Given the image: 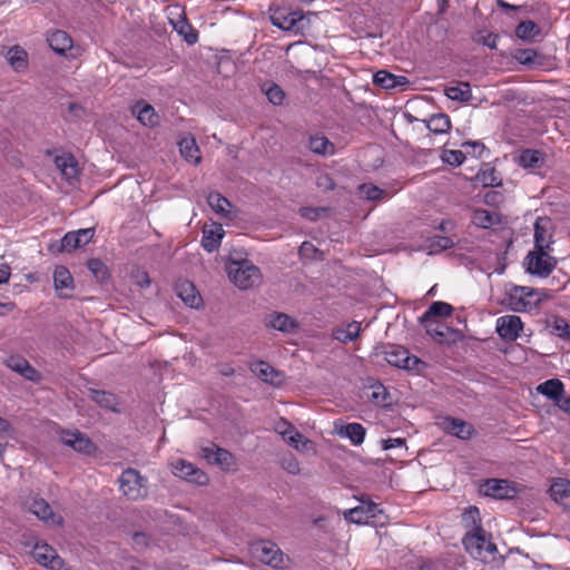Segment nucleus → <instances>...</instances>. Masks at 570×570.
I'll return each mask as SVG.
<instances>
[{"label":"nucleus","mask_w":570,"mask_h":570,"mask_svg":"<svg viewBox=\"0 0 570 570\" xmlns=\"http://www.w3.org/2000/svg\"><path fill=\"white\" fill-rule=\"evenodd\" d=\"M53 284L55 289L59 292L60 297H68L63 291H70L73 288V278L70 272L65 266H57L53 272Z\"/></svg>","instance_id":"obj_28"},{"label":"nucleus","mask_w":570,"mask_h":570,"mask_svg":"<svg viewBox=\"0 0 570 570\" xmlns=\"http://www.w3.org/2000/svg\"><path fill=\"white\" fill-rule=\"evenodd\" d=\"M94 228H81L67 233L60 240L59 252L73 250L87 245L94 237Z\"/></svg>","instance_id":"obj_17"},{"label":"nucleus","mask_w":570,"mask_h":570,"mask_svg":"<svg viewBox=\"0 0 570 570\" xmlns=\"http://www.w3.org/2000/svg\"><path fill=\"white\" fill-rule=\"evenodd\" d=\"M55 165L61 175L71 184L77 179L79 169L76 158L70 154L56 156Z\"/></svg>","instance_id":"obj_22"},{"label":"nucleus","mask_w":570,"mask_h":570,"mask_svg":"<svg viewBox=\"0 0 570 570\" xmlns=\"http://www.w3.org/2000/svg\"><path fill=\"white\" fill-rule=\"evenodd\" d=\"M453 244V240L448 236H434L430 239L428 247L430 254H434L451 248Z\"/></svg>","instance_id":"obj_48"},{"label":"nucleus","mask_w":570,"mask_h":570,"mask_svg":"<svg viewBox=\"0 0 570 570\" xmlns=\"http://www.w3.org/2000/svg\"><path fill=\"white\" fill-rule=\"evenodd\" d=\"M551 333L558 337L570 340V324L562 317H557L551 324Z\"/></svg>","instance_id":"obj_49"},{"label":"nucleus","mask_w":570,"mask_h":570,"mask_svg":"<svg viewBox=\"0 0 570 570\" xmlns=\"http://www.w3.org/2000/svg\"><path fill=\"white\" fill-rule=\"evenodd\" d=\"M89 393H90V399L94 402H96L97 404H99L101 407H105V409L114 411V412L117 411L118 400L115 394L107 392V391L95 390V389H91L89 391Z\"/></svg>","instance_id":"obj_35"},{"label":"nucleus","mask_w":570,"mask_h":570,"mask_svg":"<svg viewBox=\"0 0 570 570\" xmlns=\"http://www.w3.org/2000/svg\"><path fill=\"white\" fill-rule=\"evenodd\" d=\"M281 466L289 474L296 475L301 472V464L293 454H286L281 460Z\"/></svg>","instance_id":"obj_52"},{"label":"nucleus","mask_w":570,"mask_h":570,"mask_svg":"<svg viewBox=\"0 0 570 570\" xmlns=\"http://www.w3.org/2000/svg\"><path fill=\"white\" fill-rule=\"evenodd\" d=\"M497 40H498V36L495 35H492V33H489L487 36H481L478 38V42L482 43L483 46H487L491 49H495L497 48Z\"/></svg>","instance_id":"obj_62"},{"label":"nucleus","mask_w":570,"mask_h":570,"mask_svg":"<svg viewBox=\"0 0 570 570\" xmlns=\"http://www.w3.org/2000/svg\"><path fill=\"white\" fill-rule=\"evenodd\" d=\"M523 324L517 315H504L497 320L495 330L504 341H515L519 337Z\"/></svg>","instance_id":"obj_14"},{"label":"nucleus","mask_w":570,"mask_h":570,"mask_svg":"<svg viewBox=\"0 0 570 570\" xmlns=\"http://www.w3.org/2000/svg\"><path fill=\"white\" fill-rule=\"evenodd\" d=\"M405 441L401 438L396 439H386L381 441V445L383 450H390L394 448H402L404 446Z\"/></svg>","instance_id":"obj_61"},{"label":"nucleus","mask_w":570,"mask_h":570,"mask_svg":"<svg viewBox=\"0 0 570 570\" xmlns=\"http://www.w3.org/2000/svg\"><path fill=\"white\" fill-rule=\"evenodd\" d=\"M171 470L176 476L198 485H206L209 481L208 475L204 471L184 459L173 461Z\"/></svg>","instance_id":"obj_8"},{"label":"nucleus","mask_w":570,"mask_h":570,"mask_svg":"<svg viewBox=\"0 0 570 570\" xmlns=\"http://www.w3.org/2000/svg\"><path fill=\"white\" fill-rule=\"evenodd\" d=\"M285 441L297 451H305L311 444V441L305 439L304 435L297 431V429L289 433Z\"/></svg>","instance_id":"obj_50"},{"label":"nucleus","mask_w":570,"mask_h":570,"mask_svg":"<svg viewBox=\"0 0 570 570\" xmlns=\"http://www.w3.org/2000/svg\"><path fill=\"white\" fill-rule=\"evenodd\" d=\"M30 511L40 520L45 521L48 524H57L60 525L62 523V517L59 514H56L49 503L41 499L36 498L33 499Z\"/></svg>","instance_id":"obj_20"},{"label":"nucleus","mask_w":570,"mask_h":570,"mask_svg":"<svg viewBox=\"0 0 570 570\" xmlns=\"http://www.w3.org/2000/svg\"><path fill=\"white\" fill-rule=\"evenodd\" d=\"M370 399L376 404L384 406L386 403V391L383 385H377L373 387V392Z\"/></svg>","instance_id":"obj_57"},{"label":"nucleus","mask_w":570,"mask_h":570,"mask_svg":"<svg viewBox=\"0 0 570 570\" xmlns=\"http://www.w3.org/2000/svg\"><path fill=\"white\" fill-rule=\"evenodd\" d=\"M509 301L513 311L529 312L538 307L542 301V294L531 287L514 286L510 292Z\"/></svg>","instance_id":"obj_4"},{"label":"nucleus","mask_w":570,"mask_h":570,"mask_svg":"<svg viewBox=\"0 0 570 570\" xmlns=\"http://www.w3.org/2000/svg\"><path fill=\"white\" fill-rule=\"evenodd\" d=\"M517 58L521 63L529 65L534 62V59L537 58V52L532 49L522 50L517 56Z\"/></svg>","instance_id":"obj_60"},{"label":"nucleus","mask_w":570,"mask_h":570,"mask_svg":"<svg viewBox=\"0 0 570 570\" xmlns=\"http://www.w3.org/2000/svg\"><path fill=\"white\" fill-rule=\"evenodd\" d=\"M225 230L222 225H216L213 228H205L203 230L202 246L208 253H213L219 248Z\"/></svg>","instance_id":"obj_27"},{"label":"nucleus","mask_w":570,"mask_h":570,"mask_svg":"<svg viewBox=\"0 0 570 570\" xmlns=\"http://www.w3.org/2000/svg\"><path fill=\"white\" fill-rule=\"evenodd\" d=\"M207 202L215 213L222 216H227L229 214V208L232 205L229 200L219 193H210L208 195Z\"/></svg>","instance_id":"obj_43"},{"label":"nucleus","mask_w":570,"mask_h":570,"mask_svg":"<svg viewBox=\"0 0 570 570\" xmlns=\"http://www.w3.org/2000/svg\"><path fill=\"white\" fill-rule=\"evenodd\" d=\"M179 150L181 156L190 163L199 164V148L196 140L191 137H185L179 141Z\"/></svg>","instance_id":"obj_37"},{"label":"nucleus","mask_w":570,"mask_h":570,"mask_svg":"<svg viewBox=\"0 0 570 570\" xmlns=\"http://www.w3.org/2000/svg\"><path fill=\"white\" fill-rule=\"evenodd\" d=\"M553 501L566 509H570V481L557 479L549 489Z\"/></svg>","instance_id":"obj_23"},{"label":"nucleus","mask_w":570,"mask_h":570,"mask_svg":"<svg viewBox=\"0 0 570 570\" xmlns=\"http://www.w3.org/2000/svg\"><path fill=\"white\" fill-rule=\"evenodd\" d=\"M426 127L430 131L434 134H445L451 128L450 117L445 114L432 115L426 120Z\"/></svg>","instance_id":"obj_39"},{"label":"nucleus","mask_w":570,"mask_h":570,"mask_svg":"<svg viewBox=\"0 0 570 570\" xmlns=\"http://www.w3.org/2000/svg\"><path fill=\"white\" fill-rule=\"evenodd\" d=\"M271 21L275 27L295 33L303 32L307 24L302 11L285 12L276 10L271 16Z\"/></svg>","instance_id":"obj_6"},{"label":"nucleus","mask_w":570,"mask_h":570,"mask_svg":"<svg viewBox=\"0 0 570 570\" xmlns=\"http://www.w3.org/2000/svg\"><path fill=\"white\" fill-rule=\"evenodd\" d=\"M465 518H470L473 523V529L468 532L462 542L466 552L475 560L484 563L494 562L498 559L499 551L497 546L490 540V535L476 524L479 519V510L475 507H470L465 511Z\"/></svg>","instance_id":"obj_1"},{"label":"nucleus","mask_w":570,"mask_h":570,"mask_svg":"<svg viewBox=\"0 0 570 570\" xmlns=\"http://www.w3.org/2000/svg\"><path fill=\"white\" fill-rule=\"evenodd\" d=\"M202 456L210 464L218 465L223 470L229 471L235 465L234 455L215 444L202 448Z\"/></svg>","instance_id":"obj_11"},{"label":"nucleus","mask_w":570,"mask_h":570,"mask_svg":"<svg viewBox=\"0 0 570 570\" xmlns=\"http://www.w3.org/2000/svg\"><path fill=\"white\" fill-rule=\"evenodd\" d=\"M32 557L37 563L51 570H63L65 562L57 551L45 542H38L32 549Z\"/></svg>","instance_id":"obj_9"},{"label":"nucleus","mask_w":570,"mask_h":570,"mask_svg":"<svg viewBox=\"0 0 570 570\" xmlns=\"http://www.w3.org/2000/svg\"><path fill=\"white\" fill-rule=\"evenodd\" d=\"M381 510L374 502H362L361 505L352 508L344 512V518L353 523H367L370 519H374Z\"/></svg>","instance_id":"obj_18"},{"label":"nucleus","mask_w":570,"mask_h":570,"mask_svg":"<svg viewBox=\"0 0 570 570\" xmlns=\"http://www.w3.org/2000/svg\"><path fill=\"white\" fill-rule=\"evenodd\" d=\"M87 266L97 279L104 281L106 278L107 268L100 259L91 258L88 261Z\"/></svg>","instance_id":"obj_54"},{"label":"nucleus","mask_w":570,"mask_h":570,"mask_svg":"<svg viewBox=\"0 0 570 570\" xmlns=\"http://www.w3.org/2000/svg\"><path fill=\"white\" fill-rule=\"evenodd\" d=\"M556 405L562 410L563 412L566 413H569L570 414V396H561L559 400H557L556 402Z\"/></svg>","instance_id":"obj_64"},{"label":"nucleus","mask_w":570,"mask_h":570,"mask_svg":"<svg viewBox=\"0 0 570 570\" xmlns=\"http://www.w3.org/2000/svg\"><path fill=\"white\" fill-rule=\"evenodd\" d=\"M444 94L451 100L459 102H469L472 99V90L469 82H456L455 85L448 86Z\"/></svg>","instance_id":"obj_32"},{"label":"nucleus","mask_w":570,"mask_h":570,"mask_svg":"<svg viewBox=\"0 0 570 570\" xmlns=\"http://www.w3.org/2000/svg\"><path fill=\"white\" fill-rule=\"evenodd\" d=\"M471 219L476 227L491 228L501 224L502 216L497 210L478 208L473 210Z\"/></svg>","instance_id":"obj_24"},{"label":"nucleus","mask_w":570,"mask_h":570,"mask_svg":"<svg viewBox=\"0 0 570 570\" xmlns=\"http://www.w3.org/2000/svg\"><path fill=\"white\" fill-rule=\"evenodd\" d=\"M515 31L521 39H530L538 32L537 24L530 20L520 22Z\"/></svg>","instance_id":"obj_53"},{"label":"nucleus","mask_w":570,"mask_h":570,"mask_svg":"<svg viewBox=\"0 0 570 570\" xmlns=\"http://www.w3.org/2000/svg\"><path fill=\"white\" fill-rule=\"evenodd\" d=\"M484 202L488 205L497 206L503 202V195L500 191L491 190L484 195Z\"/></svg>","instance_id":"obj_59"},{"label":"nucleus","mask_w":570,"mask_h":570,"mask_svg":"<svg viewBox=\"0 0 570 570\" xmlns=\"http://www.w3.org/2000/svg\"><path fill=\"white\" fill-rule=\"evenodd\" d=\"M550 220L539 217L534 224V246L538 250H547L550 247L551 234L549 233Z\"/></svg>","instance_id":"obj_25"},{"label":"nucleus","mask_w":570,"mask_h":570,"mask_svg":"<svg viewBox=\"0 0 570 570\" xmlns=\"http://www.w3.org/2000/svg\"><path fill=\"white\" fill-rule=\"evenodd\" d=\"M453 307L445 302H434L430 305L428 311L420 317V322L434 320L435 316H450Z\"/></svg>","instance_id":"obj_41"},{"label":"nucleus","mask_w":570,"mask_h":570,"mask_svg":"<svg viewBox=\"0 0 570 570\" xmlns=\"http://www.w3.org/2000/svg\"><path fill=\"white\" fill-rule=\"evenodd\" d=\"M250 371L266 383L277 384L281 381L279 372L264 361L252 363Z\"/></svg>","instance_id":"obj_29"},{"label":"nucleus","mask_w":570,"mask_h":570,"mask_svg":"<svg viewBox=\"0 0 570 570\" xmlns=\"http://www.w3.org/2000/svg\"><path fill=\"white\" fill-rule=\"evenodd\" d=\"M462 147H464V148L471 147L472 154L476 158H483L484 154H488L485 146L480 141H465L462 144Z\"/></svg>","instance_id":"obj_58"},{"label":"nucleus","mask_w":570,"mask_h":570,"mask_svg":"<svg viewBox=\"0 0 570 570\" xmlns=\"http://www.w3.org/2000/svg\"><path fill=\"white\" fill-rule=\"evenodd\" d=\"M527 272L540 277H547L556 267V259L546 250L534 249L525 258Z\"/></svg>","instance_id":"obj_7"},{"label":"nucleus","mask_w":570,"mask_h":570,"mask_svg":"<svg viewBox=\"0 0 570 570\" xmlns=\"http://www.w3.org/2000/svg\"><path fill=\"white\" fill-rule=\"evenodd\" d=\"M178 296L190 307H198L202 297L196 293L190 282H184L177 286Z\"/></svg>","instance_id":"obj_38"},{"label":"nucleus","mask_w":570,"mask_h":570,"mask_svg":"<svg viewBox=\"0 0 570 570\" xmlns=\"http://www.w3.org/2000/svg\"><path fill=\"white\" fill-rule=\"evenodd\" d=\"M484 495L494 499H512L517 494V489L512 482L508 480L491 479L482 485Z\"/></svg>","instance_id":"obj_12"},{"label":"nucleus","mask_w":570,"mask_h":570,"mask_svg":"<svg viewBox=\"0 0 570 570\" xmlns=\"http://www.w3.org/2000/svg\"><path fill=\"white\" fill-rule=\"evenodd\" d=\"M295 430L296 428L285 419H281L275 425V431L281 434L284 440Z\"/></svg>","instance_id":"obj_56"},{"label":"nucleus","mask_w":570,"mask_h":570,"mask_svg":"<svg viewBox=\"0 0 570 570\" xmlns=\"http://www.w3.org/2000/svg\"><path fill=\"white\" fill-rule=\"evenodd\" d=\"M544 161L543 153L535 149H524L520 153L518 163L523 168H540Z\"/></svg>","instance_id":"obj_34"},{"label":"nucleus","mask_w":570,"mask_h":570,"mask_svg":"<svg viewBox=\"0 0 570 570\" xmlns=\"http://www.w3.org/2000/svg\"><path fill=\"white\" fill-rule=\"evenodd\" d=\"M336 433L343 438L348 439L353 445H361L366 435V429L361 423H347L336 430Z\"/></svg>","instance_id":"obj_26"},{"label":"nucleus","mask_w":570,"mask_h":570,"mask_svg":"<svg viewBox=\"0 0 570 570\" xmlns=\"http://www.w3.org/2000/svg\"><path fill=\"white\" fill-rule=\"evenodd\" d=\"M385 358L389 364L407 371L419 372L421 367L424 366V363L419 357L412 355L406 348L400 345L391 346L385 352Z\"/></svg>","instance_id":"obj_5"},{"label":"nucleus","mask_w":570,"mask_h":570,"mask_svg":"<svg viewBox=\"0 0 570 570\" xmlns=\"http://www.w3.org/2000/svg\"><path fill=\"white\" fill-rule=\"evenodd\" d=\"M441 158L443 163L451 166H460L465 160V156L461 150L445 149L442 151Z\"/></svg>","instance_id":"obj_51"},{"label":"nucleus","mask_w":570,"mask_h":570,"mask_svg":"<svg viewBox=\"0 0 570 570\" xmlns=\"http://www.w3.org/2000/svg\"><path fill=\"white\" fill-rule=\"evenodd\" d=\"M374 85L383 89H394L399 86L406 83V78L402 76H395L386 70H379L373 76Z\"/></svg>","instance_id":"obj_31"},{"label":"nucleus","mask_w":570,"mask_h":570,"mask_svg":"<svg viewBox=\"0 0 570 570\" xmlns=\"http://www.w3.org/2000/svg\"><path fill=\"white\" fill-rule=\"evenodd\" d=\"M475 180L484 187L498 186L501 184V179L498 177L497 170L493 167H487L479 170L475 175Z\"/></svg>","instance_id":"obj_45"},{"label":"nucleus","mask_w":570,"mask_h":570,"mask_svg":"<svg viewBox=\"0 0 570 570\" xmlns=\"http://www.w3.org/2000/svg\"><path fill=\"white\" fill-rule=\"evenodd\" d=\"M361 332V324L358 322H352L346 325L344 328H338L335 331L334 336L336 340L341 342H351L355 340Z\"/></svg>","instance_id":"obj_44"},{"label":"nucleus","mask_w":570,"mask_h":570,"mask_svg":"<svg viewBox=\"0 0 570 570\" xmlns=\"http://www.w3.org/2000/svg\"><path fill=\"white\" fill-rule=\"evenodd\" d=\"M61 442L82 454H91L96 450L92 441L79 431H63L60 434Z\"/></svg>","instance_id":"obj_13"},{"label":"nucleus","mask_w":570,"mask_h":570,"mask_svg":"<svg viewBox=\"0 0 570 570\" xmlns=\"http://www.w3.org/2000/svg\"><path fill=\"white\" fill-rule=\"evenodd\" d=\"M439 425L445 433L461 440H469L474 432V429L470 423L452 416L441 419Z\"/></svg>","instance_id":"obj_15"},{"label":"nucleus","mask_w":570,"mask_h":570,"mask_svg":"<svg viewBox=\"0 0 570 570\" xmlns=\"http://www.w3.org/2000/svg\"><path fill=\"white\" fill-rule=\"evenodd\" d=\"M265 94L267 99L275 106L282 105L285 99V92L277 85H272L269 88L266 89Z\"/></svg>","instance_id":"obj_55"},{"label":"nucleus","mask_w":570,"mask_h":570,"mask_svg":"<svg viewBox=\"0 0 570 570\" xmlns=\"http://www.w3.org/2000/svg\"><path fill=\"white\" fill-rule=\"evenodd\" d=\"M4 364L7 367L17 372L22 377L31 382H39L41 374L36 370L24 357L20 355H10L6 357Z\"/></svg>","instance_id":"obj_16"},{"label":"nucleus","mask_w":570,"mask_h":570,"mask_svg":"<svg viewBox=\"0 0 570 570\" xmlns=\"http://www.w3.org/2000/svg\"><path fill=\"white\" fill-rule=\"evenodd\" d=\"M11 275V268L7 264H0V285L8 283Z\"/></svg>","instance_id":"obj_63"},{"label":"nucleus","mask_w":570,"mask_h":570,"mask_svg":"<svg viewBox=\"0 0 570 570\" xmlns=\"http://www.w3.org/2000/svg\"><path fill=\"white\" fill-rule=\"evenodd\" d=\"M131 114L145 127H156L160 122V116L155 108L145 100H138L131 106Z\"/></svg>","instance_id":"obj_19"},{"label":"nucleus","mask_w":570,"mask_h":570,"mask_svg":"<svg viewBox=\"0 0 570 570\" xmlns=\"http://www.w3.org/2000/svg\"><path fill=\"white\" fill-rule=\"evenodd\" d=\"M147 479L136 469H126L119 478V489L129 500H139L147 495Z\"/></svg>","instance_id":"obj_3"},{"label":"nucleus","mask_w":570,"mask_h":570,"mask_svg":"<svg viewBox=\"0 0 570 570\" xmlns=\"http://www.w3.org/2000/svg\"><path fill=\"white\" fill-rule=\"evenodd\" d=\"M7 59L10 66L16 71H22L27 67V52L20 47H12L7 53Z\"/></svg>","instance_id":"obj_42"},{"label":"nucleus","mask_w":570,"mask_h":570,"mask_svg":"<svg viewBox=\"0 0 570 570\" xmlns=\"http://www.w3.org/2000/svg\"><path fill=\"white\" fill-rule=\"evenodd\" d=\"M268 326L283 333H294L298 327L297 322L284 313H274L269 316Z\"/></svg>","instance_id":"obj_30"},{"label":"nucleus","mask_w":570,"mask_h":570,"mask_svg":"<svg viewBox=\"0 0 570 570\" xmlns=\"http://www.w3.org/2000/svg\"><path fill=\"white\" fill-rule=\"evenodd\" d=\"M47 41L50 48L60 56H68V52L73 48L71 37L63 30H55L50 32Z\"/></svg>","instance_id":"obj_21"},{"label":"nucleus","mask_w":570,"mask_h":570,"mask_svg":"<svg viewBox=\"0 0 570 570\" xmlns=\"http://www.w3.org/2000/svg\"><path fill=\"white\" fill-rule=\"evenodd\" d=\"M358 193L367 200H380L385 196V190L372 184H362L358 187Z\"/></svg>","instance_id":"obj_47"},{"label":"nucleus","mask_w":570,"mask_h":570,"mask_svg":"<svg viewBox=\"0 0 570 570\" xmlns=\"http://www.w3.org/2000/svg\"><path fill=\"white\" fill-rule=\"evenodd\" d=\"M538 393L556 402L564 394V385L558 379L548 380L537 386Z\"/></svg>","instance_id":"obj_33"},{"label":"nucleus","mask_w":570,"mask_h":570,"mask_svg":"<svg viewBox=\"0 0 570 570\" xmlns=\"http://www.w3.org/2000/svg\"><path fill=\"white\" fill-rule=\"evenodd\" d=\"M309 149L318 155L328 156L335 151L334 145L324 136H314L308 141Z\"/></svg>","instance_id":"obj_40"},{"label":"nucleus","mask_w":570,"mask_h":570,"mask_svg":"<svg viewBox=\"0 0 570 570\" xmlns=\"http://www.w3.org/2000/svg\"><path fill=\"white\" fill-rule=\"evenodd\" d=\"M174 29L181 35L185 40L193 45L197 41V33L193 31L191 26L187 22L186 19H179L176 22H173Z\"/></svg>","instance_id":"obj_46"},{"label":"nucleus","mask_w":570,"mask_h":570,"mask_svg":"<svg viewBox=\"0 0 570 570\" xmlns=\"http://www.w3.org/2000/svg\"><path fill=\"white\" fill-rule=\"evenodd\" d=\"M227 274L232 283L240 289H248L259 284L262 275L257 266L249 261L230 262Z\"/></svg>","instance_id":"obj_2"},{"label":"nucleus","mask_w":570,"mask_h":570,"mask_svg":"<svg viewBox=\"0 0 570 570\" xmlns=\"http://www.w3.org/2000/svg\"><path fill=\"white\" fill-rule=\"evenodd\" d=\"M426 330V333L433 337V340L438 343H444L448 340L449 334L451 333V328L442 323L436 322L435 320H430L426 322H421Z\"/></svg>","instance_id":"obj_36"},{"label":"nucleus","mask_w":570,"mask_h":570,"mask_svg":"<svg viewBox=\"0 0 570 570\" xmlns=\"http://www.w3.org/2000/svg\"><path fill=\"white\" fill-rule=\"evenodd\" d=\"M256 557L265 564L273 568H281L284 564V553L271 541H262L254 548Z\"/></svg>","instance_id":"obj_10"}]
</instances>
